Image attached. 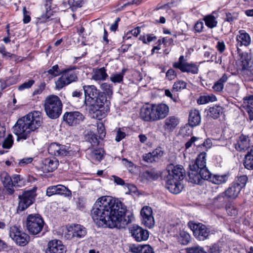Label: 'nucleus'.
Masks as SVG:
<instances>
[{
    "label": "nucleus",
    "mask_w": 253,
    "mask_h": 253,
    "mask_svg": "<svg viewBox=\"0 0 253 253\" xmlns=\"http://www.w3.org/2000/svg\"><path fill=\"white\" fill-rule=\"evenodd\" d=\"M126 208L120 200L102 196L94 203L91 210L93 220L100 221L105 227L124 228L131 221L132 216L126 215Z\"/></svg>",
    "instance_id": "1"
},
{
    "label": "nucleus",
    "mask_w": 253,
    "mask_h": 253,
    "mask_svg": "<svg viewBox=\"0 0 253 253\" xmlns=\"http://www.w3.org/2000/svg\"><path fill=\"white\" fill-rule=\"evenodd\" d=\"M40 114L39 111H34L18 120L13 127L14 133L17 136V141L26 140L30 137L33 140L36 130L41 125Z\"/></svg>",
    "instance_id": "2"
},
{
    "label": "nucleus",
    "mask_w": 253,
    "mask_h": 253,
    "mask_svg": "<svg viewBox=\"0 0 253 253\" xmlns=\"http://www.w3.org/2000/svg\"><path fill=\"white\" fill-rule=\"evenodd\" d=\"M185 176V170L181 165H168L166 169L161 175L165 181L166 187L172 193L177 194L180 192L183 186L180 183Z\"/></svg>",
    "instance_id": "3"
},
{
    "label": "nucleus",
    "mask_w": 253,
    "mask_h": 253,
    "mask_svg": "<svg viewBox=\"0 0 253 253\" xmlns=\"http://www.w3.org/2000/svg\"><path fill=\"white\" fill-rule=\"evenodd\" d=\"M169 112V106L166 104H152L141 108L140 117L145 121L156 122L166 118Z\"/></svg>",
    "instance_id": "4"
},
{
    "label": "nucleus",
    "mask_w": 253,
    "mask_h": 253,
    "mask_svg": "<svg viewBox=\"0 0 253 253\" xmlns=\"http://www.w3.org/2000/svg\"><path fill=\"white\" fill-rule=\"evenodd\" d=\"M43 107L45 114L49 118L56 119L62 113L63 104L58 96L52 94L45 98Z\"/></svg>",
    "instance_id": "5"
},
{
    "label": "nucleus",
    "mask_w": 253,
    "mask_h": 253,
    "mask_svg": "<svg viewBox=\"0 0 253 253\" xmlns=\"http://www.w3.org/2000/svg\"><path fill=\"white\" fill-rule=\"evenodd\" d=\"M44 225V220L39 214H30L27 217L25 225L28 232L31 235H36L40 233Z\"/></svg>",
    "instance_id": "6"
},
{
    "label": "nucleus",
    "mask_w": 253,
    "mask_h": 253,
    "mask_svg": "<svg viewBox=\"0 0 253 253\" xmlns=\"http://www.w3.org/2000/svg\"><path fill=\"white\" fill-rule=\"evenodd\" d=\"M37 187H34L31 190L24 191L22 195L18 196L19 203L17 211H22L32 205L37 196Z\"/></svg>",
    "instance_id": "7"
},
{
    "label": "nucleus",
    "mask_w": 253,
    "mask_h": 253,
    "mask_svg": "<svg viewBox=\"0 0 253 253\" xmlns=\"http://www.w3.org/2000/svg\"><path fill=\"white\" fill-rule=\"evenodd\" d=\"M9 237L15 243L20 246L26 245L29 242V236L22 230L21 228L15 225L12 226L9 230Z\"/></svg>",
    "instance_id": "8"
},
{
    "label": "nucleus",
    "mask_w": 253,
    "mask_h": 253,
    "mask_svg": "<svg viewBox=\"0 0 253 253\" xmlns=\"http://www.w3.org/2000/svg\"><path fill=\"white\" fill-rule=\"evenodd\" d=\"M61 74V76L55 83L56 88L58 90L78 79L76 72L71 69L64 70Z\"/></svg>",
    "instance_id": "9"
},
{
    "label": "nucleus",
    "mask_w": 253,
    "mask_h": 253,
    "mask_svg": "<svg viewBox=\"0 0 253 253\" xmlns=\"http://www.w3.org/2000/svg\"><path fill=\"white\" fill-rule=\"evenodd\" d=\"M188 226L192 231L194 236L197 240L204 241L208 238L210 233V229L205 225L201 223L190 221L188 223Z\"/></svg>",
    "instance_id": "10"
},
{
    "label": "nucleus",
    "mask_w": 253,
    "mask_h": 253,
    "mask_svg": "<svg viewBox=\"0 0 253 253\" xmlns=\"http://www.w3.org/2000/svg\"><path fill=\"white\" fill-rule=\"evenodd\" d=\"M173 67L180 70L182 72L190 73L193 74H198L199 71L198 66L194 63L187 62L183 55L179 57L178 61L173 63Z\"/></svg>",
    "instance_id": "11"
},
{
    "label": "nucleus",
    "mask_w": 253,
    "mask_h": 253,
    "mask_svg": "<svg viewBox=\"0 0 253 253\" xmlns=\"http://www.w3.org/2000/svg\"><path fill=\"white\" fill-rule=\"evenodd\" d=\"M66 248L61 240L53 239L49 241L47 245L45 253H65Z\"/></svg>",
    "instance_id": "12"
},
{
    "label": "nucleus",
    "mask_w": 253,
    "mask_h": 253,
    "mask_svg": "<svg viewBox=\"0 0 253 253\" xmlns=\"http://www.w3.org/2000/svg\"><path fill=\"white\" fill-rule=\"evenodd\" d=\"M84 119L83 114L78 111L67 112L63 116L64 121L71 126L80 124Z\"/></svg>",
    "instance_id": "13"
},
{
    "label": "nucleus",
    "mask_w": 253,
    "mask_h": 253,
    "mask_svg": "<svg viewBox=\"0 0 253 253\" xmlns=\"http://www.w3.org/2000/svg\"><path fill=\"white\" fill-rule=\"evenodd\" d=\"M69 148L67 146L52 143L48 146V152L51 155L65 156L69 154Z\"/></svg>",
    "instance_id": "14"
},
{
    "label": "nucleus",
    "mask_w": 253,
    "mask_h": 253,
    "mask_svg": "<svg viewBox=\"0 0 253 253\" xmlns=\"http://www.w3.org/2000/svg\"><path fill=\"white\" fill-rule=\"evenodd\" d=\"M140 214L142 217V222L145 226L150 228L153 227L155 221L152 215V208L149 206L144 207L140 211Z\"/></svg>",
    "instance_id": "15"
},
{
    "label": "nucleus",
    "mask_w": 253,
    "mask_h": 253,
    "mask_svg": "<svg viewBox=\"0 0 253 253\" xmlns=\"http://www.w3.org/2000/svg\"><path fill=\"white\" fill-rule=\"evenodd\" d=\"M132 236L137 242L146 240L149 237L148 232L138 225H134L131 230Z\"/></svg>",
    "instance_id": "16"
},
{
    "label": "nucleus",
    "mask_w": 253,
    "mask_h": 253,
    "mask_svg": "<svg viewBox=\"0 0 253 253\" xmlns=\"http://www.w3.org/2000/svg\"><path fill=\"white\" fill-rule=\"evenodd\" d=\"M83 88L84 92L85 101L89 104L99 95L100 91L94 85H84Z\"/></svg>",
    "instance_id": "17"
},
{
    "label": "nucleus",
    "mask_w": 253,
    "mask_h": 253,
    "mask_svg": "<svg viewBox=\"0 0 253 253\" xmlns=\"http://www.w3.org/2000/svg\"><path fill=\"white\" fill-rule=\"evenodd\" d=\"M164 154V151L161 147H158L152 152L143 155V160L147 163H153L158 161Z\"/></svg>",
    "instance_id": "18"
},
{
    "label": "nucleus",
    "mask_w": 253,
    "mask_h": 253,
    "mask_svg": "<svg viewBox=\"0 0 253 253\" xmlns=\"http://www.w3.org/2000/svg\"><path fill=\"white\" fill-rule=\"evenodd\" d=\"M179 124V119L174 116L167 117L164 121L163 128L167 132L173 131Z\"/></svg>",
    "instance_id": "19"
},
{
    "label": "nucleus",
    "mask_w": 253,
    "mask_h": 253,
    "mask_svg": "<svg viewBox=\"0 0 253 253\" xmlns=\"http://www.w3.org/2000/svg\"><path fill=\"white\" fill-rule=\"evenodd\" d=\"M206 155L205 152L200 153L196 160L190 162L189 167H191L193 169H198L204 168L206 167Z\"/></svg>",
    "instance_id": "20"
},
{
    "label": "nucleus",
    "mask_w": 253,
    "mask_h": 253,
    "mask_svg": "<svg viewBox=\"0 0 253 253\" xmlns=\"http://www.w3.org/2000/svg\"><path fill=\"white\" fill-rule=\"evenodd\" d=\"M1 180L5 188L6 193L8 195H12L15 190L13 187L12 180L11 177L6 172L1 174Z\"/></svg>",
    "instance_id": "21"
},
{
    "label": "nucleus",
    "mask_w": 253,
    "mask_h": 253,
    "mask_svg": "<svg viewBox=\"0 0 253 253\" xmlns=\"http://www.w3.org/2000/svg\"><path fill=\"white\" fill-rule=\"evenodd\" d=\"M91 102L89 105L93 106H97L99 108H101L104 106H105L107 108L108 107L110 102L107 100L106 94L104 92L99 93V95L96 96V97L94 99V100ZM108 109V108H107Z\"/></svg>",
    "instance_id": "22"
},
{
    "label": "nucleus",
    "mask_w": 253,
    "mask_h": 253,
    "mask_svg": "<svg viewBox=\"0 0 253 253\" xmlns=\"http://www.w3.org/2000/svg\"><path fill=\"white\" fill-rule=\"evenodd\" d=\"M57 64L53 66L47 71H44L42 74V78L46 82L50 81L53 78L58 76L61 74Z\"/></svg>",
    "instance_id": "23"
},
{
    "label": "nucleus",
    "mask_w": 253,
    "mask_h": 253,
    "mask_svg": "<svg viewBox=\"0 0 253 253\" xmlns=\"http://www.w3.org/2000/svg\"><path fill=\"white\" fill-rule=\"evenodd\" d=\"M237 42V46L239 50V46H248L251 43V40L250 35L244 30H240L239 35L236 37Z\"/></svg>",
    "instance_id": "24"
},
{
    "label": "nucleus",
    "mask_w": 253,
    "mask_h": 253,
    "mask_svg": "<svg viewBox=\"0 0 253 253\" xmlns=\"http://www.w3.org/2000/svg\"><path fill=\"white\" fill-rule=\"evenodd\" d=\"M241 72L245 76L253 77V60L251 59L243 60Z\"/></svg>",
    "instance_id": "25"
},
{
    "label": "nucleus",
    "mask_w": 253,
    "mask_h": 253,
    "mask_svg": "<svg viewBox=\"0 0 253 253\" xmlns=\"http://www.w3.org/2000/svg\"><path fill=\"white\" fill-rule=\"evenodd\" d=\"M241 189L234 183H232L229 187L224 191L227 199L234 200L237 198L241 192Z\"/></svg>",
    "instance_id": "26"
},
{
    "label": "nucleus",
    "mask_w": 253,
    "mask_h": 253,
    "mask_svg": "<svg viewBox=\"0 0 253 253\" xmlns=\"http://www.w3.org/2000/svg\"><path fill=\"white\" fill-rule=\"evenodd\" d=\"M71 228L73 237L81 239L84 238L87 234L86 228L80 224H74Z\"/></svg>",
    "instance_id": "27"
},
{
    "label": "nucleus",
    "mask_w": 253,
    "mask_h": 253,
    "mask_svg": "<svg viewBox=\"0 0 253 253\" xmlns=\"http://www.w3.org/2000/svg\"><path fill=\"white\" fill-rule=\"evenodd\" d=\"M108 77L104 67L93 69L91 79L95 81H104Z\"/></svg>",
    "instance_id": "28"
},
{
    "label": "nucleus",
    "mask_w": 253,
    "mask_h": 253,
    "mask_svg": "<svg viewBox=\"0 0 253 253\" xmlns=\"http://www.w3.org/2000/svg\"><path fill=\"white\" fill-rule=\"evenodd\" d=\"M201 121V117L199 111L195 109L189 112L188 122L191 126H196L199 125Z\"/></svg>",
    "instance_id": "29"
},
{
    "label": "nucleus",
    "mask_w": 253,
    "mask_h": 253,
    "mask_svg": "<svg viewBox=\"0 0 253 253\" xmlns=\"http://www.w3.org/2000/svg\"><path fill=\"white\" fill-rule=\"evenodd\" d=\"M189 167L190 169L188 173L189 181L193 183L200 184L202 180L199 169H193L191 167Z\"/></svg>",
    "instance_id": "30"
},
{
    "label": "nucleus",
    "mask_w": 253,
    "mask_h": 253,
    "mask_svg": "<svg viewBox=\"0 0 253 253\" xmlns=\"http://www.w3.org/2000/svg\"><path fill=\"white\" fill-rule=\"evenodd\" d=\"M250 146V139L249 137L242 134L235 144V148L238 151L244 150Z\"/></svg>",
    "instance_id": "31"
},
{
    "label": "nucleus",
    "mask_w": 253,
    "mask_h": 253,
    "mask_svg": "<svg viewBox=\"0 0 253 253\" xmlns=\"http://www.w3.org/2000/svg\"><path fill=\"white\" fill-rule=\"evenodd\" d=\"M223 112V108L219 105L211 107L208 110L207 116L213 119H218Z\"/></svg>",
    "instance_id": "32"
},
{
    "label": "nucleus",
    "mask_w": 253,
    "mask_h": 253,
    "mask_svg": "<svg viewBox=\"0 0 253 253\" xmlns=\"http://www.w3.org/2000/svg\"><path fill=\"white\" fill-rule=\"evenodd\" d=\"M52 0H45L44 7L45 8V12L41 15V17L39 18L41 22H45L50 18L51 15H53V11L51 10V6Z\"/></svg>",
    "instance_id": "33"
},
{
    "label": "nucleus",
    "mask_w": 253,
    "mask_h": 253,
    "mask_svg": "<svg viewBox=\"0 0 253 253\" xmlns=\"http://www.w3.org/2000/svg\"><path fill=\"white\" fill-rule=\"evenodd\" d=\"M244 104L251 120H253V95H249L244 98Z\"/></svg>",
    "instance_id": "34"
},
{
    "label": "nucleus",
    "mask_w": 253,
    "mask_h": 253,
    "mask_svg": "<svg viewBox=\"0 0 253 253\" xmlns=\"http://www.w3.org/2000/svg\"><path fill=\"white\" fill-rule=\"evenodd\" d=\"M228 178L229 175L227 174H214L212 175L210 181L215 184L219 185L226 183L228 181Z\"/></svg>",
    "instance_id": "35"
},
{
    "label": "nucleus",
    "mask_w": 253,
    "mask_h": 253,
    "mask_svg": "<svg viewBox=\"0 0 253 253\" xmlns=\"http://www.w3.org/2000/svg\"><path fill=\"white\" fill-rule=\"evenodd\" d=\"M228 77L224 74L222 77L216 82L212 86L213 89L216 92H221L224 87V84L227 81Z\"/></svg>",
    "instance_id": "36"
},
{
    "label": "nucleus",
    "mask_w": 253,
    "mask_h": 253,
    "mask_svg": "<svg viewBox=\"0 0 253 253\" xmlns=\"http://www.w3.org/2000/svg\"><path fill=\"white\" fill-rule=\"evenodd\" d=\"M135 253H154L153 249L149 245H139L133 249Z\"/></svg>",
    "instance_id": "37"
},
{
    "label": "nucleus",
    "mask_w": 253,
    "mask_h": 253,
    "mask_svg": "<svg viewBox=\"0 0 253 253\" xmlns=\"http://www.w3.org/2000/svg\"><path fill=\"white\" fill-rule=\"evenodd\" d=\"M143 176L148 180L157 179L159 177V173L154 169L147 170L143 173Z\"/></svg>",
    "instance_id": "38"
},
{
    "label": "nucleus",
    "mask_w": 253,
    "mask_h": 253,
    "mask_svg": "<svg viewBox=\"0 0 253 253\" xmlns=\"http://www.w3.org/2000/svg\"><path fill=\"white\" fill-rule=\"evenodd\" d=\"M216 100V96L212 94L208 95H202L197 99V103L198 104H205L210 102L215 101Z\"/></svg>",
    "instance_id": "39"
},
{
    "label": "nucleus",
    "mask_w": 253,
    "mask_h": 253,
    "mask_svg": "<svg viewBox=\"0 0 253 253\" xmlns=\"http://www.w3.org/2000/svg\"><path fill=\"white\" fill-rule=\"evenodd\" d=\"M58 165V162L56 160H53L47 159L45 160L44 167L45 169L48 172H51L57 169Z\"/></svg>",
    "instance_id": "40"
},
{
    "label": "nucleus",
    "mask_w": 253,
    "mask_h": 253,
    "mask_svg": "<svg viewBox=\"0 0 253 253\" xmlns=\"http://www.w3.org/2000/svg\"><path fill=\"white\" fill-rule=\"evenodd\" d=\"M204 20L206 26L211 29L216 27L217 24L215 17L211 14L205 16Z\"/></svg>",
    "instance_id": "41"
},
{
    "label": "nucleus",
    "mask_w": 253,
    "mask_h": 253,
    "mask_svg": "<svg viewBox=\"0 0 253 253\" xmlns=\"http://www.w3.org/2000/svg\"><path fill=\"white\" fill-rule=\"evenodd\" d=\"M248 181V177L246 175H243L237 177L233 183H234L241 190L244 188Z\"/></svg>",
    "instance_id": "42"
},
{
    "label": "nucleus",
    "mask_w": 253,
    "mask_h": 253,
    "mask_svg": "<svg viewBox=\"0 0 253 253\" xmlns=\"http://www.w3.org/2000/svg\"><path fill=\"white\" fill-rule=\"evenodd\" d=\"M126 71V69H123L121 73L112 75L110 77V80L114 83H121L123 80L124 75Z\"/></svg>",
    "instance_id": "43"
},
{
    "label": "nucleus",
    "mask_w": 253,
    "mask_h": 253,
    "mask_svg": "<svg viewBox=\"0 0 253 253\" xmlns=\"http://www.w3.org/2000/svg\"><path fill=\"white\" fill-rule=\"evenodd\" d=\"M12 184L13 187H21L24 184L25 179L21 177L20 175H14L12 177Z\"/></svg>",
    "instance_id": "44"
},
{
    "label": "nucleus",
    "mask_w": 253,
    "mask_h": 253,
    "mask_svg": "<svg viewBox=\"0 0 253 253\" xmlns=\"http://www.w3.org/2000/svg\"><path fill=\"white\" fill-rule=\"evenodd\" d=\"M201 180H207L210 181L212 176L206 167L199 169Z\"/></svg>",
    "instance_id": "45"
},
{
    "label": "nucleus",
    "mask_w": 253,
    "mask_h": 253,
    "mask_svg": "<svg viewBox=\"0 0 253 253\" xmlns=\"http://www.w3.org/2000/svg\"><path fill=\"white\" fill-rule=\"evenodd\" d=\"M56 194L69 196L71 194V191L63 185H56Z\"/></svg>",
    "instance_id": "46"
},
{
    "label": "nucleus",
    "mask_w": 253,
    "mask_h": 253,
    "mask_svg": "<svg viewBox=\"0 0 253 253\" xmlns=\"http://www.w3.org/2000/svg\"><path fill=\"white\" fill-rule=\"evenodd\" d=\"M92 160L100 162L103 157V151L101 150H94L90 154Z\"/></svg>",
    "instance_id": "47"
},
{
    "label": "nucleus",
    "mask_w": 253,
    "mask_h": 253,
    "mask_svg": "<svg viewBox=\"0 0 253 253\" xmlns=\"http://www.w3.org/2000/svg\"><path fill=\"white\" fill-rule=\"evenodd\" d=\"M86 138L87 140L91 144L92 146L95 147L98 146L99 144V141L96 134L90 133L86 136Z\"/></svg>",
    "instance_id": "48"
},
{
    "label": "nucleus",
    "mask_w": 253,
    "mask_h": 253,
    "mask_svg": "<svg viewBox=\"0 0 253 253\" xmlns=\"http://www.w3.org/2000/svg\"><path fill=\"white\" fill-rule=\"evenodd\" d=\"M13 143L12 136L11 134H8L7 137L5 138L2 143V147L5 149L10 148Z\"/></svg>",
    "instance_id": "49"
},
{
    "label": "nucleus",
    "mask_w": 253,
    "mask_h": 253,
    "mask_svg": "<svg viewBox=\"0 0 253 253\" xmlns=\"http://www.w3.org/2000/svg\"><path fill=\"white\" fill-rule=\"evenodd\" d=\"M245 167L248 169H253V158L249 155H246L244 162Z\"/></svg>",
    "instance_id": "50"
},
{
    "label": "nucleus",
    "mask_w": 253,
    "mask_h": 253,
    "mask_svg": "<svg viewBox=\"0 0 253 253\" xmlns=\"http://www.w3.org/2000/svg\"><path fill=\"white\" fill-rule=\"evenodd\" d=\"M186 83L183 81H178L174 83L173 85V89L176 91H179L182 89L185 88Z\"/></svg>",
    "instance_id": "51"
},
{
    "label": "nucleus",
    "mask_w": 253,
    "mask_h": 253,
    "mask_svg": "<svg viewBox=\"0 0 253 253\" xmlns=\"http://www.w3.org/2000/svg\"><path fill=\"white\" fill-rule=\"evenodd\" d=\"M101 89L105 91V94L108 96L111 95L113 92L112 86L108 83H103L101 85Z\"/></svg>",
    "instance_id": "52"
},
{
    "label": "nucleus",
    "mask_w": 253,
    "mask_h": 253,
    "mask_svg": "<svg viewBox=\"0 0 253 253\" xmlns=\"http://www.w3.org/2000/svg\"><path fill=\"white\" fill-rule=\"evenodd\" d=\"M226 199H227L226 194L224 191L223 192L220 193L218 195L215 197L213 199V201L215 204L217 202H219L223 204L226 202Z\"/></svg>",
    "instance_id": "53"
},
{
    "label": "nucleus",
    "mask_w": 253,
    "mask_h": 253,
    "mask_svg": "<svg viewBox=\"0 0 253 253\" xmlns=\"http://www.w3.org/2000/svg\"><path fill=\"white\" fill-rule=\"evenodd\" d=\"M0 53L2 54L3 56H9L12 59H14L15 61L17 60V56L15 54H11L7 52L4 45H1L0 46Z\"/></svg>",
    "instance_id": "54"
},
{
    "label": "nucleus",
    "mask_w": 253,
    "mask_h": 253,
    "mask_svg": "<svg viewBox=\"0 0 253 253\" xmlns=\"http://www.w3.org/2000/svg\"><path fill=\"white\" fill-rule=\"evenodd\" d=\"M35 81L33 80H31L28 81L27 82H25L18 87V89L19 90H23L25 89H27L30 88L33 84H34Z\"/></svg>",
    "instance_id": "55"
},
{
    "label": "nucleus",
    "mask_w": 253,
    "mask_h": 253,
    "mask_svg": "<svg viewBox=\"0 0 253 253\" xmlns=\"http://www.w3.org/2000/svg\"><path fill=\"white\" fill-rule=\"evenodd\" d=\"M238 18V14L236 13H226L225 21L232 23Z\"/></svg>",
    "instance_id": "56"
},
{
    "label": "nucleus",
    "mask_w": 253,
    "mask_h": 253,
    "mask_svg": "<svg viewBox=\"0 0 253 253\" xmlns=\"http://www.w3.org/2000/svg\"><path fill=\"white\" fill-rule=\"evenodd\" d=\"M226 211L227 214L230 216L235 215L237 214V211L236 209L231 205H226Z\"/></svg>",
    "instance_id": "57"
},
{
    "label": "nucleus",
    "mask_w": 253,
    "mask_h": 253,
    "mask_svg": "<svg viewBox=\"0 0 253 253\" xmlns=\"http://www.w3.org/2000/svg\"><path fill=\"white\" fill-rule=\"evenodd\" d=\"M106 113L103 110L98 109L94 112V118L100 120L106 116Z\"/></svg>",
    "instance_id": "58"
},
{
    "label": "nucleus",
    "mask_w": 253,
    "mask_h": 253,
    "mask_svg": "<svg viewBox=\"0 0 253 253\" xmlns=\"http://www.w3.org/2000/svg\"><path fill=\"white\" fill-rule=\"evenodd\" d=\"M188 253H207L202 247H195L189 248Z\"/></svg>",
    "instance_id": "59"
},
{
    "label": "nucleus",
    "mask_w": 253,
    "mask_h": 253,
    "mask_svg": "<svg viewBox=\"0 0 253 253\" xmlns=\"http://www.w3.org/2000/svg\"><path fill=\"white\" fill-rule=\"evenodd\" d=\"M126 133L122 131L121 129L119 128H118L117 131L115 140L117 142H120L121 140H122L123 138H124L126 137Z\"/></svg>",
    "instance_id": "60"
},
{
    "label": "nucleus",
    "mask_w": 253,
    "mask_h": 253,
    "mask_svg": "<svg viewBox=\"0 0 253 253\" xmlns=\"http://www.w3.org/2000/svg\"><path fill=\"white\" fill-rule=\"evenodd\" d=\"M180 237L183 238L182 240V244L183 245L187 244L190 239V236L189 234L185 232H182L180 234Z\"/></svg>",
    "instance_id": "61"
},
{
    "label": "nucleus",
    "mask_w": 253,
    "mask_h": 253,
    "mask_svg": "<svg viewBox=\"0 0 253 253\" xmlns=\"http://www.w3.org/2000/svg\"><path fill=\"white\" fill-rule=\"evenodd\" d=\"M97 131L100 135L99 138L103 139V137L105 136V132L104 126L102 123L97 125Z\"/></svg>",
    "instance_id": "62"
},
{
    "label": "nucleus",
    "mask_w": 253,
    "mask_h": 253,
    "mask_svg": "<svg viewBox=\"0 0 253 253\" xmlns=\"http://www.w3.org/2000/svg\"><path fill=\"white\" fill-rule=\"evenodd\" d=\"M111 180H113L117 185L123 186L125 184V181L123 179L116 175H112Z\"/></svg>",
    "instance_id": "63"
},
{
    "label": "nucleus",
    "mask_w": 253,
    "mask_h": 253,
    "mask_svg": "<svg viewBox=\"0 0 253 253\" xmlns=\"http://www.w3.org/2000/svg\"><path fill=\"white\" fill-rule=\"evenodd\" d=\"M199 139V137H197L195 136L192 137L185 144V146L186 149L190 148L194 142Z\"/></svg>",
    "instance_id": "64"
}]
</instances>
